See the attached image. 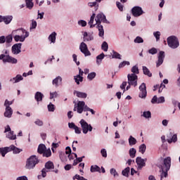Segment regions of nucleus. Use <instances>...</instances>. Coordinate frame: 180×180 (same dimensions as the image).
<instances>
[{"mask_svg": "<svg viewBox=\"0 0 180 180\" xmlns=\"http://www.w3.org/2000/svg\"><path fill=\"white\" fill-rule=\"evenodd\" d=\"M116 5L119 11H120L121 12H123V8H124L123 5L119 1L116 2Z\"/></svg>", "mask_w": 180, "mask_h": 180, "instance_id": "56", "label": "nucleus"}, {"mask_svg": "<svg viewBox=\"0 0 180 180\" xmlns=\"http://www.w3.org/2000/svg\"><path fill=\"white\" fill-rule=\"evenodd\" d=\"M139 98H141V99H144L147 96V87L146 86V83H142L139 86Z\"/></svg>", "mask_w": 180, "mask_h": 180, "instance_id": "10", "label": "nucleus"}, {"mask_svg": "<svg viewBox=\"0 0 180 180\" xmlns=\"http://www.w3.org/2000/svg\"><path fill=\"white\" fill-rule=\"evenodd\" d=\"M20 81H23V77L20 75H17L15 77L10 79V82H13V84L20 82Z\"/></svg>", "mask_w": 180, "mask_h": 180, "instance_id": "20", "label": "nucleus"}, {"mask_svg": "<svg viewBox=\"0 0 180 180\" xmlns=\"http://www.w3.org/2000/svg\"><path fill=\"white\" fill-rule=\"evenodd\" d=\"M7 139L9 140H16V135L13 134V131H10L6 135Z\"/></svg>", "mask_w": 180, "mask_h": 180, "instance_id": "35", "label": "nucleus"}, {"mask_svg": "<svg viewBox=\"0 0 180 180\" xmlns=\"http://www.w3.org/2000/svg\"><path fill=\"white\" fill-rule=\"evenodd\" d=\"M47 172H49V170H47V169H42V170H41L42 178H46V176L47 175Z\"/></svg>", "mask_w": 180, "mask_h": 180, "instance_id": "59", "label": "nucleus"}, {"mask_svg": "<svg viewBox=\"0 0 180 180\" xmlns=\"http://www.w3.org/2000/svg\"><path fill=\"white\" fill-rule=\"evenodd\" d=\"M44 169H46V171H49L50 172V169H54V164L51 161H49L45 164V168Z\"/></svg>", "mask_w": 180, "mask_h": 180, "instance_id": "22", "label": "nucleus"}, {"mask_svg": "<svg viewBox=\"0 0 180 180\" xmlns=\"http://www.w3.org/2000/svg\"><path fill=\"white\" fill-rule=\"evenodd\" d=\"M43 98H44V95H43L41 92L37 91L35 94L34 98L37 101V102H41V101H43Z\"/></svg>", "mask_w": 180, "mask_h": 180, "instance_id": "21", "label": "nucleus"}, {"mask_svg": "<svg viewBox=\"0 0 180 180\" xmlns=\"http://www.w3.org/2000/svg\"><path fill=\"white\" fill-rule=\"evenodd\" d=\"M12 115H13V110H12V108L6 107V110L4 112L5 117H8V119H11V117H12Z\"/></svg>", "mask_w": 180, "mask_h": 180, "instance_id": "18", "label": "nucleus"}, {"mask_svg": "<svg viewBox=\"0 0 180 180\" xmlns=\"http://www.w3.org/2000/svg\"><path fill=\"white\" fill-rule=\"evenodd\" d=\"M74 130L76 134H81L82 129L79 127L76 126Z\"/></svg>", "mask_w": 180, "mask_h": 180, "instance_id": "62", "label": "nucleus"}, {"mask_svg": "<svg viewBox=\"0 0 180 180\" xmlns=\"http://www.w3.org/2000/svg\"><path fill=\"white\" fill-rule=\"evenodd\" d=\"M132 15L135 16V18H137L139 16H141V14L143 13V8L139 6H135L131 9Z\"/></svg>", "mask_w": 180, "mask_h": 180, "instance_id": "14", "label": "nucleus"}, {"mask_svg": "<svg viewBox=\"0 0 180 180\" xmlns=\"http://www.w3.org/2000/svg\"><path fill=\"white\" fill-rule=\"evenodd\" d=\"M13 54H19L22 51V43L14 44L11 48Z\"/></svg>", "mask_w": 180, "mask_h": 180, "instance_id": "13", "label": "nucleus"}, {"mask_svg": "<svg viewBox=\"0 0 180 180\" xmlns=\"http://www.w3.org/2000/svg\"><path fill=\"white\" fill-rule=\"evenodd\" d=\"M74 94L76 95V96H77V98H86V96H88L86 93H84V92H81V91H74Z\"/></svg>", "mask_w": 180, "mask_h": 180, "instance_id": "24", "label": "nucleus"}, {"mask_svg": "<svg viewBox=\"0 0 180 180\" xmlns=\"http://www.w3.org/2000/svg\"><path fill=\"white\" fill-rule=\"evenodd\" d=\"M112 58H117L118 60H122V56L119 53L112 51Z\"/></svg>", "mask_w": 180, "mask_h": 180, "instance_id": "39", "label": "nucleus"}, {"mask_svg": "<svg viewBox=\"0 0 180 180\" xmlns=\"http://www.w3.org/2000/svg\"><path fill=\"white\" fill-rule=\"evenodd\" d=\"M84 106H85V103L84 101H79L77 106L74 108V110H77V113H82L84 112Z\"/></svg>", "mask_w": 180, "mask_h": 180, "instance_id": "15", "label": "nucleus"}, {"mask_svg": "<svg viewBox=\"0 0 180 180\" xmlns=\"http://www.w3.org/2000/svg\"><path fill=\"white\" fill-rule=\"evenodd\" d=\"M79 124L84 134H88V131H92V129H94L92 125L88 124L84 119L80 120Z\"/></svg>", "mask_w": 180, "mask_h": 180, "instance_id": "7", "label": "nucleus"}, {"mask_svg": "<svg viewBox=\"0 0 180 180\" xmlns=\"http://www.w3.org/2000/svg\"><path fill=\"white\" fill-rule=\"evenodd\" d=\"M12 35L13 36L15 41H20L22 43L26 40L27 37H29V32L23 28L18 29L12 32Z\"/></svg>", "mask_w": 180, "mask_h": 180, "instance_id": "2", "label": "nucleus"}, {"mask_svg": "<svg viewBox=\"0 0 180 180\" xmlns=\"http://www.w3.org/2000/svg\"><path fill=\"white\" fill-rule=\"evenodd\" d=\"M125 65H130V62L129 61H123L120 63L119 68H123V67H125Z\"/></svg>", "mask_w": 180, "mask_h": 180, "instance_id": "50", "label": "nucleus"}, {"mask_svg": "<svg viewBox=\"0 0 180 180\" xmlns=\"http://www.w3.org/2000/svg\"><path fill=\"white\" fill-rule=\"evenodd\" d=\"M78 25L79 26H82V27H85V26H86V21L84 20H80L78 21Z\"/></svg>", "mask_w": 180, "mask_h": 180, "instance_id": "55", "label": "nucleus"}, {"mask_svg": "<svg viewBox=\"0 0 180 180\" xmlns=\"http://www.w3.org/2000/svg\"><path fill=\"white\" fill-rule=\"evenodd\" d=\"M96 25H97V27L98 29V36L100 37H103L105 36V30H103V25H101V23H110L107 19L106 16L102 13H98L95 18Z\"/></svg>", "mask_w": 180, "mask_h": 180, "instance_id": "1", "label": "nucleus"}, {"mask_svg": "<svg viewBox=\"0 0 180 180\" xmlns=\"http://www.w3.org/2000/svg\"><path fill=\"white\" fill-rule=\"evenodd\" d=\"M109 49V45H108V42L107 41H103L102 45H101V49L103 51H108Z\"/></svg>", "mask_w": 180, "mask_h": 180, "instance_id": "42", "label": "nucleus"}, {"mask_svg": "<svg viewBox=\"0 0 180 180\" xmlns=\"http://www.w3.org/2000/svg\"><path fill=\"white\" fill-rule=\"evenodd\" d=\"M139 153H141V154H144L146 153V150H147V146H146V144L143 143L139 146Z\"/></svg>", "mask_w": 180, "mask_h": 180, "instance_id": "37", "label": "nucleus"}, {"mask_svg": "<svg viewBox=\"0 0 180 180\" xmlns=\"http://www.w3.org/2000/svg\"><path fill=\"white\" fill-rule=\"evenodd\" d=\"M130 172V167H127L124 170H122V175L124 176H129V173Z\"/></svg>", "mask_w": 180, "mask_h": 180, "instance_id": "43", "label": "nucleus"}, {"mask_svg": "<svg viewBox=\"0 0 180 180\" xmlns=\"http://www.w3.org/2000/svg\"><path fill=\"white\" fill-rule=\"evenodd\" d=\"M167 44L170 49H178L179 47V39L176 36H170L167 38Z\"/></svg>", "mask_w": 180, "mask_h": 180, "instance_id": "6", "label": "nucleus"}, {"mask_svg": "<svg viewBox=\"0 0 180 180\" xmlns=\"http://www.w3.org/2000/svg\"><path fill=\"white\" fill-rule=\"evenodd\" d=\"M35 124H37V126H43V121L40 120H37L34 122Z\"/></svg>", "mask_w": 180, "mask_h": 180, "instance_id": "64", "label": "nucleus"}, {"mask_svg": "<svg viewBox=\"0 0 180 180\" xmlns=\"http://www.w3.org/2000/svg\"><path fill=\"white\" fill-rule=\"evenodd\" d=\"M57 37V32H52L48 37L49 41H50L51 44H56V40Z\"/></svg>", "mask_w": 180, "mask_h": 180, "instance_id": "19", "label": "nucleus"}, {"mask_svg": "<svg viewBox=\"0 0 180 180\" xmlns=\"http://www.w3.org/2000/svg\"><path fill=\"white\" fill-rule=\"evenodd\" d=\"M105 58V53H102L100 55L96 56V64L101 65L102 64V60Z\"/></svg>", "mask_w": 180, "mask_h": 180, "instance_id": "23", "label": "nucleus"}, {"mask_svg": "<svg viewBox=\"0 0 180 180\" xmlns=\"http://www.w3.org/2000/svg\"><path fill=\"white\" fill-rule=\"evenodd\" d=\"M12 19H13V17L12 15H6L4 16V21L5 25H9L11 22H12Z\"/></svg>", "mask_w": 180, "mask_h": 180, "instance_id": "25", "label": "nucleus"}, {"mask_svg": "<svg viewBox=\"0 0 180 180\" xmlns=\"http://www.w3.org/2000/svg\"><path fill=\"white\" fill-rule=\"evenodd\" d=\"M143 72L145 75H147L148 77H153V74L150 72V70H148L147 67L143 66Z\"/></svg>", "mask_w": 180, "mask_h": 180, "instance_id": "32", "label": "nucleus"}, {"mask_svg": "<svg viewBox=\"0 0 180 180\" xmlns=\"http://www.w3.org/2000/svg\"><path fill=\"white\" fill-rule=\"evenodd\" d=\"M13 101H9L8 99H6L4 102V106L6 108H11V105H13Z\"/></svg>", "mask_w": 180, "mask_h": 180, "instance_id": "54", "label": "nucleus"}, {"mask_svg": "<svg viewBox=\"0 0 180 180\" xmlns=\"http://www.w3.org/2000/svg\"><path fill=\"white\" fill-rule=\"evenodd\" d=\"M57 96H58L57 91L50 93V99H53V98H57Z\"/></svg>", "mask_w": 180, "mask_h": 180, "instance_id": "57", "label": "nucleus"}, {"mask_svg": "<svg viewBox=\"0 0 180 180\" xmlns=\"http://www.w3.org/2000/svg\"><path fill=\"white\" fill-rule=\"evenodd\" d=\"M73 180L77 179V180H88L86 179H85V177L84 176H81L79 174H76L72 177Z\"/></svg>", "mask_w": 180, "mask_h": 180, "instance_id": "49", "label": "nucleus"}, {"mask_svg": "<svg viewBox=\"0 0 180 180\" xmlns=\"http://www.w3.org/2000/svg\"><path fill=\"white\" fill-rule=\"evenodd\" d=\"M91 172H99L101 173V167H99L98 165H91L90 168Z\"/></svg>", "mask_w": 180, "mask_h": 180, "instance_id": "29", "label": "nucleus"}, {"mask_svg": "<svg viewBox=\"0 0 180 180\" xmlns=\"http://www.w3.org/2000/svg\"><path fill=\"white\" fill-rule=\"evenodd\" d=\"M42 154L43 157H46V158H49V157H51V150L50 149H45Z\"/></svg>", "mask_w": 180, "mask_h": 180, "instance_id": "40", "label": "nucleus"}, {"mask_svg": "<svg viewBox=\"0 0 180 180\" xmlns=\"http://www.w3.org/2000/svg\"><path fill=\"white\" fill-rule=\"evenodd\" d=\"M4 148H6V150H7V153H10V151H13V149L15 148V145H11L9 147Z\"/></svg>", "mask_w": 180, "mask_h": 180, "instance_id": "60", "label": "nucleus"}, {"mask_svg": "<svg viewBox=\"0 0 180 180\" xmlns=\"http://www.w3.org/2000/svg\"><path fill=\"white\" fill-rule=\"evenodd\" d=\"M74 79L77 85H79V82H82V81H84V77L80 75L75 76Z\"/></svg>", "mask_w": 180, "mask_h": 180, "instance_id": "33", "label": "nucleus"}, {"mask_svg": "<svg viewBox=\"0 0 180 180\" xmlns=\"http://www.w3.org/2000/svg\"><path fill=\"white\" fill-rule=\"evenodd\" d=\"M45 150H46V145L39 144V146H38V149H37L39 154H43Z\"/></svg>", "mask_w": 180, "mask_h": 180, "instance_id": "30", "label": "nucleus"}, {"mask_svg": "<svg viewBox=\"0 0 180 180\" xmlns=\"http://www.w3.org/2000/svg\"><path fill=\"white\" fill-rule=\"evenodd\" d=\"M95 16H96V14L93 13L90 18V20L88 22V25H89L91 28L95 27V25H97L96 23L94 24V20H95Z\"/></svg>", "mask_w": 180, "mask_h": 180, "instance_id": "27", "label": "nucleus"}, {"mask_svg": "<svg viewBox=\"0 0 180 180\" xmlns=\"http://www.w3.org/2000/svg\"><path fill=\"white\" fill-rule=\"evenodd\" d=\"M153 36H154V37H155L156 41H160V37L161 36V32L160 31L154 32H153Z\"/></svg>", "mask_w": 180, "mask_h": 180, "instance_id": "46", "label": "nucleus"}, {"mask_svg": "<svg viewBox=\"0 0 180 180\" xmlns=\"http://www.w3.org/2000/svg\"><path fill=\"white\" fill-rule=\"evenodd\" d=\"M3 54L0 55V60H3V63H10L11 64H16L18 59L9 56V51H3Z\"/></svg>", "mask_w": 180, "mask_h": 180, "instance_id": "4", "label": "nucleus"}, {"mask_svg": "<svg viewBox=\"0 0 180 180\" xmlns=\"http://www.w3.org/2000/svg\"><path fill=\"white\" fill-rule=\"evenodd\" d=\"M137 153V150L134 148H131L129 149V157L131 158H134L136 157V153Z\"/></svg>", "mask_w": 180, "mask_h": 180, "instance_id": "34", "label": "nucleus"}, {"mask_svg": "<svg viewBox=\"0 0 180 180\" xmlns=\"http://www.w3.org/2000/svg\"><path fill=\"white\" fill-rule=\"evenodd\" d=\"M96 77V72H92L88 75L87 79H89V81H92V79H94Z\"/></svg>", "mask_w": 180, "mask_h": 180, "instance_id": "41", "label": "nucleus"}, {"mask_svg": "<svg viewBox=\"0 0 180 180\" xmlns=\"http://www.w3.org/2000/svg\"><path fill=\"white\" fill-rule=\"evenodd\" d=\"M37 164H39V159L36 155H32L27 160L25 168L27 169H33Z\"/></svg>", "mask_w": 180, "mask_h": 180, "instance_id": "5", "label": "nucleus"}, {"mask_svg": "<svg viewBox=\"0 0 180 180\" xmlns=\"http://www.w3.org/2000/svg\"><path fill=\"white\" fill-rule=\"evenodd\" d=\"M101 154L104 158H106V157H108V153L106 152V149H101Z\"/></svg>", "mask_w": 180, "mask_h": 180, "instance_id": "58", "label": "nucleus"}, {"mask_svg": "<svg viewBox=\"0 0 180 180\" xmlns=\"http://www.w3.org/2000/svg\"><path fill=\"white\" fill-rule=\"evenodd\" d=\"M134 43L140 44V43H144V39L141 37H136L134 40Z\"/></svg>", "mask_w": 180, "mask_h": 180, "instance_id": "45", "label": "nucleus"}, {"mask_svg": "<svg viewBox=\"0 0 180 180\" xmlns=\"http://www.w3.org/2000/svg\"><path fill=\"white\" fill-rule=\"evenodd\" d=\"M127 86V82H123L120 85V89L123 90V92H126V86Z\"/></svg>", "mask_w": 180, "mask_h": 180, "instance_id": "53", "label": "nucleus"}, {"mask_svg": "<svg viewBox=\"0 0 180 180\" xmlns=\"http://www.w3.org/2000/svg\"><path fill=\"white\" fill-rule=\"evenodd\" d=\"M127 79L128 84H129V85H131V86H134V88L137 86V81L139 79V77H137V75L128 74Z\"/></svg>", "mask_w": 180, "mask_h": 180, "instance_id": "8", "label": "nucleus"}, {"mask_svg": "<svg viewBox=\"0 0 180 180\" xmlns=\"http://www.w3.org/2000/svg\"><path fill=\"white\" fill-rule=\"evenodd\" d=\"M110 174L112 175L114 178H117V176H119V173H117V171H116V169L115 168H111L110 169Z\"/></svg>", "mask_w": 180, "mask_h": 180, "instance_id": "36", "label": "nucleus"}, {"mask_svg": "<svg viewBox=\"0 0 180 180\" xmlns=\"http://www.w3.org/2000/svg\"><path fill=\"white\" fill-rule=\"evenodd\" d=\"M48 110L49 112H54V110H56V106L51 103L48 105Z\"/></svg>", "mask_w": 180, "mask_h": 180, "instance_id": "47", "label": "nucleus"}, {"mask_svg": "<svg viewBox=\"0 0 180 180\" xmlns=\"http://www.w3.org/2000/svg\"><path fill=\"white\" fill-rule=\"evenodd\" d=\"M160 172V179L162 178H167L168 176V171L171 168V157H167L164 159L163 164L159 166Z\"/></svg>", "mask_w": 180, "mask_h": 180, "instance_id": "3", "label": "nucleus"}, {"mask_svg": "<svg viewBox=\"0 0 180 180\" xmlns=\"http://www.w3.org/2000/svg\"><path fill=\"white\" fill-rule=\"evenodd\" d=\"M22 151H23V150L17 148L16 146H14V148H13V154H19L20 153H22Z\"/></svg>", "mask_w": 180, "mask_h": 180, "instance_id": "48", "label": "nucleus"}, {"mask_svg": "<svg viewBox=\"0 0 180 180\" xmlns=\"http://www.w3.org/2000/svg\"><path fill=\"white\" fill-rule=\"evenodd\" d=\"M26 7L27 9H33V6H34V4L33 3V0H25Z\"/></svg>", "mask_w": 180, "mask_h": 180, "instance_id": "28", "label": "nucleus"}, {"mask_svg": "<svg viewBox=\"0 0 180 180\" xmlns=\"http://www.w3.org/2000/svg\"><path fill=\"white\" fill-rule=\"evenodd\" d=\"M164 102H165V98L164 96L158 98V103H164Z\"/></svg>", "mask_w": 180, "mask_h": 180, "instance_id": "63", "label": "nucleus"}, {"mask_svg": "<svg viewBox=\"0 0 180 180\" xmlns=\"http://www.w3.org/2000/svg\"><path fill=\"white\" fill-rule=\"evenodd\" d=\"M12 35H8L7 37H6V43H12Z\"/></svg>", "mask_w": 180, "mask_h": 180, "instance_id": "61", "label": "nucleus"}, {"mask_svg": "<svg viewBox=\"0 0 180 180\" xmlns=\"http://www.w3.org/2000/svg\"><path fill=\"white\" fill-rule=\"evenodd\" d=\"M137 143V140L133 137L132 136H130L129 138V146H135V144Z\"/></svg>", "mask_w": 180, "mask_h": 180, "instance_id": "31", "label": "nucleus"}, {"mask_svg": "<svg viewBox=\"0 0 180 180\" xmlns=\"http://www.w3.org/2000/svg\"><path fill=\"white\" fill-rule=\"evenodd\" d=\"M149 54H152V56H154V54H157L158 53V51L155 48H152L148 50Z\"/></svg>", "mask_w": 180, "mask_h": 180, "instance_id": "52", "label": "nucleus"}, {"mask_svg": "<svg viewBox=\"0 0 180 180\" xmlns=\"http://www.w3.org/2000/svg\"><path fill=\"white\" fill-rule=\"evenodd\" d=\"M83 39L84 41H92L94 40V34L84 32H83Z\"/></svg>", "mask_w": 180, "mask_h": 180, "instance_id": "16", "label": "nucleus"}, {"mask_svg": "<svg viewBox=\"0 0 180 180\" xmlns=\"http://www.w3.org/2000/svg\"><path fill=\"white\" fill-rule=\"evenodd\" d=\"M136 162L138 165V169H142L147 162V158L143 159L141 157H137L136 159Z\"/></svg>", "mask_w": 180, "mask_h": 180, "instance_id": "11", "label": "nucleus"}, {"mask_svg": "<svg viewBox=\"0 0 180 180\" xmlns=\"http://www.w3.org/2000/svg\"><path fill=\"white\" fill-rule=\"evenodd\" d=\"M142 116L145 117V119H150L151 117V112L150 111H145L143 112Z\"/></svg>", "mask_w": 180, "mask_h": 180, "instance_id": "44", "label": "nucleus"}, {"mask_svg": "<svg viewBox=\"0 0 180 180\" xmlns=\"http://www.w3.org/2000/svg\"><path fill=\"white\" fill-rule=\"evenodd\" d=\"M167 141L169 144H171V143H176V141H178V136H177V135L176 134L172 135V138L167 139Z\"/></svg>", "mask_w": 180, "mask_h": 180, "instance_id": "26", "label": "nucleus"}, {"mask_svg": "<svg viewBox=\"0 0 180 180\" xmlns=\"http://www.w3.org/2000/svg\"><path fill=\"white\" fill-rule=\"evenodd\" d=\"M8 153L6 148H0V154H1L2 157H5Z\"/></svg>", "mask_w": 180, "mask_h": 180, "instance_id": "51", "label": "nucleus"}, {"mask_svg": "<svg viewBox=\"0 0 180 180\" xmlns=\"http://www.w3.org/2000/svg\"><path fill=\"white\" fill-rule=\"evenodd\" d=\"M131 71L132 72L131 74H134V75H137V74L140 73V72L139 70V67L137 65L133 66Z\"/></svg>", "mask_w": 180, "mask_h": 180, "instance_id": "38", "label": "nucleus"}, {"mask_svg": "<svg viewBox=\"0 0 180 180\" xmlns=\"http://www.w3.org/2000/svg\"><path fill=\"white\" fill-rule=\"evenodd\" d=\"M62 82L63 77H61V76H58L52 81V84L54 85L56 88H57L61 85Z\"/></svg>", "mask_w": 180, "mask_h": 180, "instance_id": "17", "label": "nucleus"}, {"mask_svg": "<svg viewBox=\"0 0 180 180\" xmlns=\"http://www.w3.org/2000/svg\"><path fill=\"white\" fill-rule=\"evenodd\" d=\"M79 50L82 54H84L85 57H88L91 56V52L89 51V49H88V46L85 42H82L79 45Z\"/></svg>", "mask_w": 180, "mask_h": 180, "instance_id": "9", "label": "nucleus"}, {"mask_svg": "<svg viewBox=\"0 0 180 180\" xmlns=\"http://www.w3.org/2000/svg\"><path fill=\"white\" fill-rule=\"evenodd\" d=\"M158 61L156 62V67H160L164 63V58H165V52L160 51L158 56Z\"/></svg>", "mask_w": 180, "mask_h": 180, "instance_id": "12", "label": "nucleus"}]
</instances>
